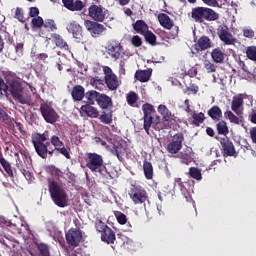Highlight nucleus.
<instances>
[{
    "label": "nucleus",
    "instance_id": "f257e3e1",
    "mask_svg": "<svg viewBox=\"0 0 256 256\" xmlns=\"http://www.w3.org/2000/svg\"><path fill=\"white\" fill-rule=\"evenodd\" d=\"M31 142L35 152L42 159L53 157L55 151L59 152L60 148L64 146V143L60 140L59 136L52 135L49 142L48 136L45 133L32 134Z\"/></svg>",
    "mask_w": 256,
    "mask_h": 256
},
{
    "label": "nucleus",
    "instance_id": "f03ea898",
    "mask_svg": "<svg viewBox=\"0 0 256 256\" xmlns=\"http://www.w3.org/2000/svg\"><path fill=\"white\" fill-rule=\"evenodd\" d=\"M85 98L89 100L90 103H96L102 111H106L114 107V102L111 96L96 90H88Z\"/></svg>",
    "mask_w": 256,
    "mask_h": 256
},
{
    "label": "nucleus",
    "instance_id": "7ed1b4c3",
    "mask_svg": "<svg viewBox=\"0 0 256 256\" xmlns=\"http://www.w3.org/2000/svg\"><path fill=\"white\" fill-rule=\"evenodd\" d=\"M190 17L193 21L202 24L205 21L219 20V13L212 10V8L196 6L192 8Z\"/></svg>",
    "mask_w": 256,
    "mask_h": 256
},
{
    "label": "nucleus",
    "instance_id": "20e7f679",
    "mask_svg": "<svg viewBox=\"0 0 256 256\" xmlns=\"http://www.w3.org/2000/svg\"><path fill=\"white\" fill-rule=\"evenodd\" d=\"M49 192L51 199L58 207L68 206V194L60 187V184L56 180L48 179Z\"/></svg>",
    "mask_w": 256,
    "mask_h": 256
},
{
    "label": "nucleus",
    "instance_id": "39448f33",
    "mask_svg": "<svg viewBox=\"0 0 256 256\" xmlns=\"http://www.w3.org/2000/svg\"><path fill=\"white\" fill-rule=\"evenodd\" d=\"M86 167L92 171V173H98L101 176H105L107 173V167L104 165L102 155L97 153H87L85 155Z\"/></svg>",
    "mask_w": 256,
    "mask_h": 256
},
{
    "label": "nucleus",
    "instance_id": "423d86ee",
    "mask_svg": "<svg viewBox=\"0 0 256 256\" xmlns=\"http://www.w3.org/2000/svg\"><path fill=\"white\" fill-rule=\"evenodd\" d=\"M142 112H143V128L145 132L149 135L150 134V127H156L157 124L161 122L160 116L156 115L153 116L155 113L154 106L146 102L142 105Z\"/></svg>",
    "mask_w": 256,
    "mask_h": 256
},
{
    "label": "nucleus",
    "instance_id": "0eeeda50",
    "mask_svg": "<svg viewBox=\"0 0 256 256\" xmlns=\"http://www.w3.org/2000/svg\"><path fill=\"white\" fill-rule=\"evenodd\" d=\"M95 228L98 233L101 234V240L107 244H114L116 240V235L111 227L107 226L102 220H97L95 222Z\"/></svg>",
    "mask_w": 256,
    "mask_h": 256
},
{
    "label": "nucleus",
    "instance_id": "6e6552de",
    "mask_svg": "<svg viewBox=\"0 0 256 256\" xmlns=\"http://www.w3.org/2000/svg\"><path fill=\"white\" fill-rule=\"evenodd\" d=\"M128 195L134 205H142L148 200V193L141 186H131Z\"/></svg>",
    "mask_w": 256,
    "mask_h": 256
},
{
    "label": "nucleus",
    "instance_id": "1a4fd4ad",
    "mask_svg": "<svg viewBox=\"0 0 256 256\" xmlns=\"http://www.w3.org/2000/svg\"><path fill=\"white\" fill-rule=\"evenodd\" d=\"M184 134L182 132L176 133L170 139V142L166 145V151L170 155H177L183 148Z\"/></svg>",
    "mask_w": 256,
    "mask_h": 256
},
{
    "label": "nucleus",
    "instance_id": "9d476101",
    "mask_svg": "<svg viewBox=\"0 0 256 256\" xmlns=\"http://www.w3.org/2000/svg\"><path fill=\"white\" fill-rule=\"evenodd\" d=\"M8 88H10V94L14 99H16L21 104H27L28 99L25 98L23 95V87L21 85V82L17 80H12L10 82V85H8Z\"/></svg>",
    "mask_w": 256,
    "mask_h": 256
},
{
    "label": "nucleus",
    "instance_id": "9b49d317",
    "mask_svg": "<svg viewBox=\"0 0 256 256\" xmlns=\"http://www.w3.org/2000/svg\"><path fill=\"white\" fill-rule=\"evenodd\" d=\"M221 144V153L224 157H238L239 153L236 152L235 145L227 136L218 139Z\"/></svg>",
    "mask_w": 256,
    "mask_h": 256
},
{
    "label": "nucleus",
    "instance_id": "f8f14e48",
    "mask_svg": "<svg viewBox=\"0 0 256 256\" xmlns=\"http://www.w3.org/2000/svg\"><path fill=\"white\" fill-rule=\"evenodd\" d=\"M65 239L68 245L72 248H77L83 240V231L75 230L74 227H72L65 233Z\"/></svg>",
    "mask_w": 256,
    "mask_h": 256
},
{
    "label": "nucleus",
    "instance_id": "ddd939ff",
    "mask_svg": "<svg viewBox=\"0 0 256 256\" xmlns=\"http://www.w3.org/2000/svg\"><path fill=\"white\" fill-rule=\"evenodd\" d=\"M104 79L109 90H117L119 88L118 76L114 74L113 70L109 66H104Z\"/></svg>",
    "mask_w": 256,
    "mask_h": 256
},
{
    "label": "nucleus",
    "instance_id": "4468645a",
    "mask_svg": "<svg viewBox=\"0 0 256 256\" xmlns=\"http://www.w3.org/2000/svg\"><path fill=\"white\" fill-rule=\"evenodd\" d=\"M217 35L224 45H234L236 43V38L232 35L226 24H220L217 28Z\"/></svg>",
    "mask_w": 256,
    "mask_h": 256
},
{
    "label": "nucleus",
    "instance_id": "2eb2a0df",
    "mask_svg": "<svg viewBox=\"0 0 256 256\" xmlns=\"http://www.w3.org/2000/svg\"><path fill=\"white\" fill-rule=\"evenodd\" d=\"M158 21L160 25H162V27H164L165 29L172 30L170 32L171 37H176L178 35L179 27L174 26L173 20H171L168 14L166 13L158 14Z\"/></svg>",
    "mask_w": 256,
    "mask_h": 256
},
{
    "label": "nucleus",
    "instance_id": "dca6fc26",
    "mask_svg": "<svg viewBox=\"0 0 256 256\" xmlns=\"http://www.w3.org/2000/svg\"><path fill=\"white\" fill-rule=\"evenodd\" d=\"M108 55L114 60L121 58L124 48L118 40H112L108 43L106 47Z\"/></svg>",
    "mask_w": 256,
    "mask_h": 256
},
{
    "label": "nucleus",
    "instance_id": "f3484780",
    "mask_svg": "<svg viewBox=\"0 0 256 256\" xmlns=\"http://www.w3.org/2000/svg\"><path fill=\"white\" fill-rule=\"evenodd\" d=\"M66 29L69 34H72L76 43H84L83 27L76 21L68 23Z\"/></svg>",
    "mask_w": 256,
    "mask_h": 256
},
{
    "label": "nucleus",
    "instance_id": "a211bd4d",
    "mask_svg": "<svg viewBox=\"0 0 256 256\" xmlns=\"http://www.w3.org/2000/svg\"><path fill=\"white\" fill-rule=\"evenodd\" d=\"M40 112L42 113V117L47 123L54 124L57 122L58 114L52 106L48 104H41Z\"/></svg>",
    "mask_w": 256,
    "mask_h": 256
},
{
    "label": "nucleus",
    "instance_id": "6ab92c4d",
    "mask_svg": "<svg viewBox=\"0 0 256 256\" xmlns=\"http://www.w3.org/2000/svg\"><path fill=\"white\" fill-rule=\"evenodd\" d=\"M88 15L96 22H103L107 16L102 6H98L97 4H92L88 8Z\"/></svg>",
    "mask_w": 256,
    "mask_h": 256
},
{
    "label": "nucleus",
    "instance_id": "aec40b11",
    "mask_svg": "<svg viewBox=\"0 0 256 256\" xmlns=\"http://www.w3.org/2000/svg\"><path fill=\"white\" fill-rule=\"evenodd\" d=\"M84 26L93 37L103 34V32L106 30V27L98 21L95 22L86 20L84 21Z\"/></svg>",
    "mask_w": 256,
    "mask_h": 256
},
{
    "label": "nucleus",
    "instance_id": "412c9836",
    "mask_svg": "<svg viewBox=\"0 0 256 256\" xmlns=\"http://www.w3.org/2000/svg\"><path fill=\"white\" fill-rule=\"evenodd\" d=\"M95 103L87 100V104L82 105L80 108L81 117L99 118V109L95 108Z\"/></svg>",
    "mask_w": 256,
    "mask_h": 256
},
{
    "label": "nucleus",
    "instance_id": "4be33fe9",
    "mask_svg": "<svg viewBox=\"0 0 256 256\" xmlns=\"http://www.w3.org/2000/svg\"><path fill=\"white\" fill-rule=\"evenodd\" d=\"M211 46H212L211 38H209L208 36H201L193 45V53L199 54L200 51H205L207 49H210Z\"/></svg>",
    "mask_w": 256,
    "mask_h": 256
},
{
    "label": "nucleus",
    "instance_id": "5701e85b",
    "mask_svg": "<svg viewBox=\"0 0 256 256\" xmlns=\"http://www.w3.org/2000/svg\"><path fill=\"white\" fill-rule=\"evenodd\" d=\"M63 5L66 9L69 11L75 12V11H82L85 7V4L81 0H62Z\"/></svg>",
    "mask_w": 256,
    "mask_h": 256
},
{
    "label": "nucleus",
    "instance_id": "b1692460",
    "mask_svg": "<svg viewBox=\"0 0 256 256\" xmlns=\"http://www.w3.org/2000/svg\"><path fill=\"white\" fill-rule=\"evenodd\" d=\"M71 95L75 102H81L87 93L85 94V89L82 85H75L72 87Z\"/></svg>",
    "mask_w": 256,
    "mask_h": 256
},
{
    "label": "nucleus",
    "instance_id": "393cba45",
    "mask_svg": "<svg viewBox=\"0 0 256 256\" xmlns=\"http://www.w3.org/2000/svg\"><path fill=\"white\" fill-rule=\"evenodd\" d=\"M153 74V69L148 70H137L135 72V79L140 81V83H147L150 80Z\"/></svg>",
    "mask_w": 256,
    "mask_h": 256
},
{
    "label": "nucleus",
    "instance_id": "a878e982",
    "mask_svg": "<svg viewBox=\"0 0 256 256\" xmlns=\"http://www.w3.org/2000/svg\"><path fill=\"white\" fill-rule=\"evenodd\" d=\"M207 114L208 117H210L214 122H219L223 118V111L221 110V108H219L218 105L212 106V108L208 110Z\"/></svg>",
    "mask_w": 256,
    "mask_h": 256
},
{
    "label": "nucleus",
    "instance_id": "bb28decb",
    "mask_svg": "<svg viewBox=\"0 0 256 256\" xmlns=\"http://www.w3.org/2000/svg\"><path fill=\"white\" fill-rule=\"evenodd\" d=\"M113 117H114V112L112 109L103 110L101 114L99 112V116H98L100 122L107 125H110L113 123Z\"/></svg>",
    "mask_w": 256,
    "mask_h": 256
},
{
    "label": "nucleus",
    "instance_id": "cd10ccee",
    "mask_svg": "<svg viewBox=\"0 0 256 256\" xmlns=\"http://www.w3.org/2000/svg\"><path fill=\"white\" fill-rule=\"evenodd\" d=\"M211 58L214 63L223 64L225 60V52H223L220 47L213 48Z\"/></svg>",
    "mask_w": 256,
    "mask_h": 256
},
{
    "label": "nucleus",
    "instance_id": "c85d7f7f",
    "mask_svg": "<svg viewBox=\"0 0 256 256\" xmlns=\"http://www.w3.org/2000/svg\"><path fill=\"white\" fill-rule=\"evenodd\" d=\"M133 29L137 34L145 36L149 26L144 20H137L135 23H133Z\"/></svg>",
    "mask_w": 256,
    "mask_h": 256
},
{
    "label": "nucleus",
    "instance_id": "c756f323",
    "mask_svg": "<svg viewBox=\"0 0 256 256\" xmlns=\"http://www.w3.org/2000/svg\"><path fill=\"white\" fill-rule=\"evenodd\" d=\"M158 113L162 115L164 122H169L171 119H173V113L169 110V108H167L166 105L160 104L158 106Z\"/></svg>",
    "mask_w": 256,
    "mask_h": 256
},
{
    "label": "nucleus",
    "instance_id": "7c9ffc66",
    "mask_svg": "<svg viewBox=\"0 0 256 256\" xmlns=\"http://www.w3.org/2000/svg\"><path fill=\"white\" fill-rule=\"evenodd\" d=\"M143 172H144V176L146 177V180H153V176H154L153 164L146 159L143 161Z\"/></svg>",
    "mask_w": 256,
    "mask_h": 256
},
{
    "label": "nucleus",
    "instance_id": "2f4dec72",
    "mask_svg": "<svg viewBox=\"0 0 256 256\" xmlns=\"http://www.w3.org/2000/svg\"><path fill=\"white\" fill-rule=\"evenodd\" d=\"M243 104H244V99L242 96H234L232 100V105H231L232 111L238 115L243 114L242 111H240L239 113V109L243 107Z\"/></svg>",
    "mask_w": 256,
    "mask_h": 256
},
{
    "label": "nucleus",
    "instance_id": "473e14b6",
    "mask_svg": "<svg viewBox=\"0 0 256 256\" xmlns=\"http://www.w3.org/2000/svg\"><path fill=\"white\" fill-rule=\"evenodd\" d=\"M52 39L54 40V43L56 44L57 48H60L61 50L68 51L69 46L66 41H64V38H62L58 33H53Z\"/></svg>",
    "mask_w": 256,
    "mask_h": 256
},
{
    "label": "nucleus",
    "instance_id": "72a5a7b5",
    "mask_svg": "<svg viewBox=\"0 0 256 256\" xmlns=\"http://www.w3.org/2000/svg\"><path fill=\"white\" fill-rule=\"evenodd\" d=\"M224 117L228 118L231 123H234V124H237V125H240V124L244 123L243 116H241V115L237 116L234 113H232L231 110L225 111Z\"/></svg>",
    "mask_w": 256,
    "mask_h": 256
},
{
    "label": "nucleus",
    "instance_id": "f704fd0d",
    "mask_svg": "<svg viewBox=\"0 0 256 256\" xmlns=\"http://www.w3.org/2000/svg\"><path fill=\"white\" fill-rule=\"evenodd\" d=\"M216 130H217L218 134L227 136V134H229V128L227 125V121L219 120L218 123L216 124Z\"/></svg>",
    "mask_w": 256,
    "mask_h": 256
},
{
    "label": "nucleus",
    "instance_id": "c9c22d12",
    "mask_svg": "<svg viewBox=\"0 0 256 256\" xmlns=\"http://www.w3.org/2000/svg\"><path fill=\"white\" fill-rule=\"evenodd\" d=\"M38 255L37 256H51V251L47 243H38L37 245Z\"/></svg>",
    "mask_w": 256,
    "mask_h": 256
},
{
    "label": "nucleus",
    "instance_id": "e433bc0d",
    "mask_svg": "<svg viewBox=\"0 0 256 256\" xmlns=\"http://www.w3.org/2000/svg\"><path fill=\"white\" fill-rule=\"evenodd\" d=\"M144 38L145 42L151 46L157 45V36L152 31H149V28L145 31Z\"/></svg>",
    "mask_w": 256,
    "mask_h": 256
},
{
    "label": "nucleus",
    "instance_id": "4c0bfd02",
    "mask_svg": "<svg viewBox=\"0 0 256 256\" xmlns=\"http://www.w3.org/2000/svg\"><path fill=\"white\" fill-rule=\"evenodd\" d=\"M127 104H129L130 107H136L137 100L139 99V96L137 95V92L130 91L128 92L127 96Z\"/></svg>",
    "mask_w": 256,
    "mask_h": 256
},
{
    "label": "nucleus",
    "instance_id": "58836bf2",
    "mask_svg": "<svg viewBox=\"0 0 256 256\" xmlns=\"http://www.w3.org/2000/svg\"><path fill=\"white\" fill-rule=\"evenodd\" d=\"M245 53L247 58L256 64V46H247Z\"/></svg>",
    "mask_w": 256,
    "mask_h": 256
},
{
    "label": "nucleus",
    "instance_id": "ea45409f",
    "mask_svg": "<svg viewBox=\"0 0 256 256\" xmlns=\"http://www.w3.org/2000/svg\"><path fill=\"white\" fill-rule=\"evenodd\" d=\"M111 153L112 155L116 156L119 161H123L124 152L121 145H114L111 149Z\"/></svg>",
    "mask_w": 256,
    "mask_h": 256
},
{
    "label": "nucleus",
    "instance_id": "a19ab883",
    "mask_svg": "<svg viewBox=\"0 0 256 256\" xmlns=\"http://www.w3.org/2000/svg\"><path fill=\"white\" fill-rule=\"evenodd\" d=\"M0 164L4 168V171L7 173V175L13 177V169L11 167V164L7 162L4 157H0Z\"/></svg>",
    "mask_w": 256,
    "mask_h": 256
},
{
    "label": "nucleus",
    "instance_id": "79ce46f5",
    "mask_svg": "<svg viewBox=\"0 0 256 256\" xmlns=\"http://www.w3.org/2000/svg\"><path fill=\"white\" fill-rule=\"evenodd\" d=\"M17 168L20 172H22V175L26 178L28 182L32 183L34 181L35 177L33 176V173L23 168L20 164H17Z\"/></svg>",
    "mask_w": 256,
    "mask_h": 256
},
{
    "label": "nucleus",
    "instance_id": "37998d69",
    "mask_svg": "<svg viewBox=\"0 0 256 256\" xmlns=\"http://www.w3.org/2000/svg\"><path fill=\"white\" fill-rule=\"evenodd\" d=\"M192 118H193V124L196 126V127H199V125L201 123H203L205 121V114L200 112V113H193L192 114Z\"/></svg>",
    "mask_w": 256,
    "mask_h": 256
},
{
    "label": "nucleus",
    "instance_id": "c03bdc74",
    "mask_svg": "<svg viewBox=\"0 0 256 256\" xmlns=\"http://www.w3.org/2000/svg\"><path fill=\"white\" fill-rule=\"evenodd\" d=\"M189 176L194 178V180H197V181H200L203 178L201 170L196 167L189 168Z\"/></svg>",
    "mask_w": 256,
    "mask_h": 256
},
{
    "label": "nucleus",
    "instance_id": "a18cd8bd",
    "mask_svg": "<svg viewBox=\"0 0 256 256\" xmlns=\"http://www.w3.org/2000/svg\"><path fill=\"white\" fill-rule=\"evenodd\" d=\"M217 65L213 64L210 60L204 61V69L207 71L208 74L215 73L217 70Z\"/></svg>",
    "mask_w": 256,
    "mask_h": 256
},
{
    "label": "nucleus",
    "instance_id": "49530a36",
    "mask_svg": "<svg viewBox=\"0 0 256 256\" xmlns=\"http://www.w3.org/2000/svg\"><path fill=\"white\" fill-rule=\"evenodd\" d=\"M31 24L33 29H41L44 26V20L38 15L32 19Z\"/></svg>",
    "mask_w": 256,
    "mask_h": 256
},
{
    "label": "nucleus",
    "instance_id": "de8ad7c7",
    "mask_svg": "<svg viewBox=\"0 0 256 256\" xmlns=\"http://www.w3.org/2000/svg\"><path fill=\"white\" fill-rule=\"evenodd\" d=\"M3 74H4V77L6 79V83L8 86L10 85V83H12V80H17V74H15V72L4 71Z\"/></svg>",
    "mask_w": 256,
    "mask_h": 256
},
{
    "label": "nucleus",
    "instance_id": "09e8293b",
    "mask_svg": "<svg viewBox=\"0 0 256 256\" xmlns=\"http://www.w3.org/2000/svg\"><path fill=\"white\" fill-rule=\"evenodd\" d=\"M242 33L244 37L250 40L254 39L255 37V31L253 30V28H250V27L243 28Z\"/></svg>",
    "mask_w": 256,
    "mask_h": 256
},
{
    "label": "nucleus",
    "instance_id": "8fccbe9b",
    "mask_svg": "<svg viewBox=\"0 0 256 256\" xmlns=\"http://www.w3.org/2000/svg\"><path fill=\"white\" fill-rule=\"evenodd\" d=\"M114 214L116 216V220L119 222L120 225H126V222H127L126 214L120 211H116L114 212Z\"/></svg>",
    "mask_w": 256,
    "mask_h": 256
},
{
    "label": "nucleus",
    "instance_id": "3c124183",
    "mask_svg": "<svg viewBox=\"0 0 256 256\" xmlns=\"http://www.w3.org/2000/svg\"><path fill=\"white\" fill-rule=\"evenodd\" d=\"M25 51L24 42H17L15 45V54L18 56H23Z\"/></svg>",
    "mask_w": 256,
    "mask_h": 256
},
{
    "label": "nucleus",
    "instance_id": "603ef678",
    "mask_svg": "<svg viewBox=\"0 0 256 256\" xmlns=\"http://www.w3.org/2000/svg\"><path fill=\"white\" fill-rule=\"evenodd\" d=\"M15 19H17L19 22H22V24L25 23L24 11L22 10V8H16Z\"/></svg>",
    "mask_w": 256,
    "mask_h": 256
},
{
    "label": "nucleus",
    "instance_id": "864d4df0",
    "mask_svg": "<svg viewBox=\"0 0 256 256\" xmlns=\"http://www.w3.org/2000/svg\"><path fill=\"white\" fill-rule=\"evenodd\" d=\"M43 26L48 29V31H56L57 26L54 20H46Z\"/></svg>",
    "mask_w": 256,
    "mask_h": 256
},
{
    "label": "nucleus",
    "instance_id": "5fc2aeb1",
    "mask_svg": "<svg viewBox=\"0 0 256 256\" xmlns=\"http://www.w3.org/2000/svg\"><path fill=\"white\" fill-rule=\"evenodd\" d=\"M131 44L134 48H141L143 41L140 36L136 35L131 38Z\"/></svg>",
    "mask_w": 256,
    "mask_h": 256
},
{
    "label": "nucleus",
    "instance_id": "6e6d98bb",
    "mask_svg": "<svg viewBox=\"0 0 256 256\" xmlns=\"http://www.w3.org/2000/svg\"><path fill=\"white\" fill-rule=\"evenodd\" d=\"M48 171L50 174L54 177H60L61 176V170L59 168H56L55 165H50L48 168Z\"/></svg>",
    "mask_w": 256,
    "mask_h": 256
},
{
    "label": "nucleus",
    "instance_id": "4d7b16f0",
    "mask_svg": "<svg viewBox=\"0 0 256 256\" xmlns=\"http://www.w3.org/2000/svg\"><path fill=\"white\" fill-rule=\"evenodd\" d=\"M198 92H199V86H197L195 84H193V85H191L189 87H186V89L184 91V93H186L188 95H190L191 93L197 94Z\"/></svg>",
    "mask_w": 256,
    "mask_h": 256
},
{
    "label": "nucleus",
    "instance_id": "13d9d810",
    "mask_svg": "<svg viewBox=\"0 0 256 256\" xmlns=\"http://www.w3.org/2000/svg\"><path fill=\"white\" fill-rule=\"evenodd\" d=\"M58 152L61 153V155H63L65 158L71 159L70 151L65 148L64 145H62Z\"/></svg>",
    "mask_w": 256,
    "mask_h": 256
},
{
    "label": "nucleus",
    "instance_id": "bf43d9fd",
    "mask_svg": "<svg viewBox=\"0 0 256 256\" xmlns=\"http://www.w3.org/2000/svg\"><path fill=\"white\" fill-rule=\"evenodd\" d=\"M36 58H37L38 60L42 61L43 63L47 64V63H48L47 59L49 58V55H48V54H45V52H42L41 54H38V55L36 56Z\"/></svg>",
    "mask_w": 256,
    "mask_h": 256
},
{
    "label": "nucleus",
    "instance_id": "052dcab7",
    "mask_svg": "<svg viewBox=\"0 0 256 256\" xmlns=\"http://www.w3.org/2000/svg\"><path fill=\"white\" fill-rule=\"evenodd\" d=\"M40 14L39 8L37 7H30L29 15L30 17H34V19Z\"/></svg>",
    "mask_w": 256,
    "mask_h": 256
},
{
    "label": "nucleus",
    "instance_id": "680f3d73",
    "mask_svg": "<svg viewBox=\"0 0 256 256\" xmlns=\"http://www.w3.org/2000/svg\"><path fill=\"white\" fill-rule=\"evenodd\" d=\"M9 114L6 113L5 110L0 109V120L3 122L9 121Z\"/></svg>",
    "mask_w": 256,
    "mask_h": 256
},
{
    "label": "nucleus",
    "instance_id": "e2e57ef3",
    "mask_svg": "<svg viewBox=\"0 0 256 256\" xmlns=\"http://www.w3.org/2000/svg\"><path fill=\"white\" fill-rule=\"evenodd\" d=\"M9 89V84L2 79V77H0V90L3 92H6Z\"/></svg>",
    "mask_w": 256,
    "mask_h": 256
},
{
    "label": "nucleus",
    "instance_id": "0e129e2a",
    "mask_svg": "<svg viewBox=\"0 0 256 256\" xmlns=\"http://www.w3.org/2000/svg\"><path fill=\"white\" fill-rule=\"evenodd\" d=\"M185 108H184V111L186 113H191L192 112V109H191V106H190V100L189 99H185Z\"/></svg>",
    "mask_w": 256,
    "mask_h": 256
},
{
    "label": "nucleus",
    "instance_id": "69168bd1",
    "mask_svg": "<svg viewBox=\"0 0 256 256\" xmlns=\"http://www.w3.org/2000/svg\"><path fill=\"white\" fill-rule=\"evenodd\" d=\"M250 136L253 143H256V126L250 130Z\"/></svg>",
    "mask_w": 256,
    "mask_h": 256
},
{
    "label": "nucleus",
    "instance_id": "338daca9",
    "mask_svg": "<svg viewBox=\"0 0 256 256\" xmlns=\"http://www.w3.org/2000/svg\"><path fill=\"white\" fill-rule=\"evenodd\" d=\"M119 73L120 74H126V69H125V62L124 61H121L119 63Z\"/></svg>",
    "mask_w": 256,
    "mask_h": 256
},
{
    "label": "nucleus",
    "instance_id": "774afa93",
    "mask_svg": "<svg viewBox=\"0 0 256 256\" xmlns=\"http://www.w3.org/2000/svg\"><path fill=\"white\" fill-rule=\"evenodd\" d=\"M73 224L75 226L74 230H81V222L78 220V218H73Z\"/></svg>",
    "mask_w": 256,
    "mask_h": 256
}]
</instances>
